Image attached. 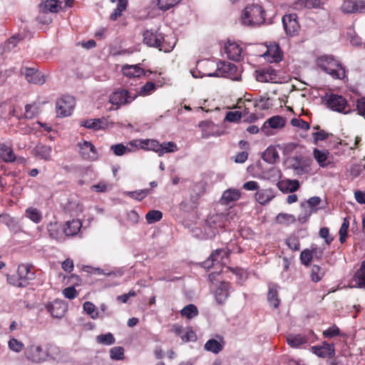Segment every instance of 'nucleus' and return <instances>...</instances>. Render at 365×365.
Wrapping results in <instances>:
<instances>
[{
	"mask_svg": "<svg viewBox=\"0 0 365 365\" xmlns=\"http://www.w3.org/2000/svg\"><path fill=\"white\" fill-rule=\"evenodd\" d=\"M21 72L25 75V78L29 83L41 85L46 82L44 76L34 68H25Z\"/></svg>",
	"mask_w": 365,
	"mask_h": 365,
	"instance_id": "20",
	"label": "nucleus"
},
{
	"mask_svg": "<svg viewBox=\"0 0 365 365\" xmlns=\"http://www.w3.org/2000/svg\"><path fill=\"white\" fill-rule=\"evenodd\" d=\"M352 283L355 287L365 288V260L361 262L360 268L354 275Z\"/></svg>",
	"mask_w": 365,
	"mask_h": 365,
	"instance_id": "28",
	"label": "nucleus"
},
{
	"mask_svg": "<svg viewBox=\"0 0 365 365\" xmlns=\"http://www.w3.org/2000/svg\"><path fill=\"white\" fill-rule=\"evenodd\" d=\"M75 107V99L71 96H63L56 101V113L58 117L70 115Z\"/></svg>",
	"mask_w": 365,
	"mask_h": 365,
	"instance_id": "10",
	"label": "nucleus"
},
{
	"mask_svg": "<svg viewBox=\"0 0 365 365\" xmlns=\"http://www.w3.org/2000/svg\"><path fill=\"white\" fill-rule=\"evenodd\" d=\"M312 349L314 354L322 358H332L335 354L334 345L328 343H324L321 346H312Z\"/></svg>",
	"mask_w": 365,
	"mask_h": 365,
	"instance_id": "23",
	"label": "nucleus"
},
{
	"mask_svg": "<svg viewBox=\"0 0 365 365\" xmlns=\"http://www.w3.org/2000/svg\"><path fill=\"white\" fill-rule=\"evenodd\" d=\"M267 299L270 306L277 308L279 304V299L278 297L277 287L276 285H269L267 294Z\"/></svg>",
	"mask_w": 365,
	"mask_h": 365,
	"instance_id": "38",
	"label": "nucleus"
},
{
	"mask_svg": "<svg viewBox=\"0 0 365 365\" xmlns=\"http://www.w3.org/2000/svg\"><path fill=\"white\" fill-rule=\"evenodd\" d=\"M317 248H312L311 250H304L301 252L300 255V260L302 264H303L305 266L309 265L313 256L314 255H317Z\"/></svg>",
	"mask_w": 365,
	"mask_h": 365,
	"instance_id": "42",
	"label": "nucleus"
},
{
	"mask_svg": "<svg viewBox=\"0 0 365 365\" xmlns=\"http://www.w3.org/2000/svg\"><path fill=\"white\" fill-rule=\"evenodd\" d=\"M267 100L265 101L263 98L259 100V102L253 101L250 99H245L244 101H240L238 103V108H244L243 111H229L227 113L225 116V120L231 123H237L239 122L241 118L245 115L249 114L250 106H253L255 107L259 106L262 109H265L267 108L266 104Z\"/></svg>",
	"mask_w": 365,
	"mask_h": 365,
	"instance_id": "3",
	"label": "nucleus"
},
{
	"mask_svg": "<svg viewBox=\"0 0 365 365\" xmlns=\"http://www.w3.org/2000/svg\"><path fill=\"white\" fill-rule=\"evenodd\" d=\"M322 101L327 108L333 111L347 114L351 111L347 100L342 96L336 93H327Z\"/></svg>",
	"mask_w": 365,
	"mask_h": 365,
	"instance_id": "5",
	"label": "nucleus"
},
{
	"mask_svg": "<svg viewBox=\"0 0 365 365\" xmlns=\"http://www.w3.org/2000/svg\"><path fill=\"white\" fill-rule=\"evenodd\" d=\"M297 19V16L295 14H290L283 16L282 23L287 35L294 36L299 31V25Z\"/></svg>",
	"mask_w": 365,
	"mask_h": 365,
	"instance_id": "16",
	"label": "nucleus"
},
{
	"mask_svg": "<svg viewBox=\"0 0 365 365\" xmlns=\"http://www.w3.org/2000/svg\"><path fill=\"white\" fill-rule=\"evenodd\" d=\"M110 358L115 360H120L123 358L124 349L120 346L113 347L110 350Z\"/></svg>",
	"mask_w": 365,
	"mask_h": 365,
	"instance_id": "61",
	"label": "nucleus"
},
{
	"mask_svg": "<svg viewBox=\"0 0 365 365\" xmlns=\"http://www.w3.org/2000/svg\"><path fill=\"white\" fill-rule=\"evenodd\" d=\"M350 174L354 178L365 177V164L353 165L350 169Z\"/></svg>",
	"mask_w": 365,
	"mask_h": 365,
	"instance_id": "59",
	"label": "nucleus"
},
{
	"mask_svg": "<svg viewBox=\"0 0 365 365\" xmlns=\"http://www.w3.org/2000/svg\"><path fill=\"white\" fill-rule=\"evenodd\" d=\"M25 216L34 223H39L42 220V213L36 207H28L25 211Z\"/></svg>",
	"mask_w": 365,
	"mask_h": 365,
	"instance_id": "39",
	"label": "nucleus"
},
{
	"mask_svg": "<svg viewBox=\"0 0 365 365\" xmlns=\"http://www.w3.org/2000/svg\"><path fill=\"white\" fill-rule=\"evenodd\" d=\"M286 244L292 250L297 251L299 250V240L296 236L289 237L286 240Z\"/></svg>",
	"mask_w": 365,
	"mask_h": 365,
	"instance_id": "60",
	"label": "nucleus"
},
{
	"mask_svg": "<svg viewBox=\"0 0 365 365\" xmlns=\"http://www.w3.org/2000/svg\"><path fill=\"white\" fill-rule=\"evenodd\" d=\"M232 292L230 284L227 282H221L215 290V298L220 304H224Z\"/></svg>",
	"mask_w": 365,
	"mask_h": 365,
	"instance_id": "13",
	"label": "nucleus"
},
{
	"mask_svg": "<svg viewBox=\"0 0 365 365\" xmlns=\"http://www.w3.org/2000/svg\"><path fill=\"white\" fill-rule=\"evenodd\" d=\"M0 158L5 163H13L16 160L13 149L6 143L0 144Z\"/></svg>",
	"mask_w": 365,
	"mask_h": 365,
	"instance_id": "31",
	"label": "nucleus"
},
{
	"mask_svg": "<svg viewBox=\"0 0 365 365\" xmlns=\"http://www.w3.org/2000/svg\"><path fill=\"white\" fill-rule=\"evenodd\" d=\"M349 227V220L345 217L343 220L340 230L339 231V241L341 243H344L347 237L348 229Z\"/></svg>",
	"mask_w": 365,
	"mask_h": 365,
	"instance_id": "55",
	"label": "nucleus"
},
{
	"mask_svg": "<svg viewBox=\"0 0 365 365\" xmlns=\"http://www.w3.org/2000/svg\"><path fill=\"white\" fill-rule=\"evenodd\" d=\"M9 348L16 353L21 351L24 347V344L15 338H11L8 342Z\"/></svg>",
	"mask_w": 365,
	"mask_h": 365,
	"instance_id": "58",
	"label": "nucleus"
},
{
	"mask_svg": "<svg viewBox=\"0 0 365 365\" xmlns=\"http://www.w3.org/2000/svg\"><path fill=\"white\" fill-rule=\"evenodd\" d=\"M163 217V213L159 210H150L146 215L145 219L148 224H153L160 221Z\"/></svg>",
	"mask_w": 365,
	"mask_h": 365,
	"instance_id": "52",
	"label": "nucleus"
},
{
	"mask_svg": "<svg viewBox=\"0 0 365 365\" xmlns=\"http://www.w3.org/2000/svg\"><path fill=\"white\" fill-rule=\"evenodd\" d=\"M285 120L280 115H274L267 119L261 128V130L267 136L272 135L271 129H280L284 127Z\"/></svg>",
	"mask_w": 365,
	"mask_h": 365,
	"instance_id": "11",
	"label": "nucleus"
},
{
	"mask_svg": "<svg viewBox=\"0 0 365 365\" xmlns=\"http://www.w3.org/2000/svg\"><path fill=\"white\" fill-rule=\"evenodd\" d=\"M278 188L283 192H294L299 187V182L297 180H281L277 183Z\"/></svg>",
	"mask_w": 365,
	"mask_h": 365,
	"instance_id": "30",
	"label": "nucleus"
},
{
	"mask_svg": "<svg viewBox=\"0 0 365 365\" xmlns=\"http://www.w3.org/2000/svg\"><path fill=\"white\" fill-rule=\"evenodd\" d=\"M155 89V84L151 81L147 82L145 85H143L138 93V96H148L151 94Z\"/></svg>",
	"mask_w": 365,
	"mask_h": 365,
	"instance_id": "56",
	"label": "nucleus"
},
{
	"mask_svg": "<svg viewBox=\"0 0 365 365\" xmlns=\"http://www.w3.org/2000/svg\"><path fill=\"white\" fill-rule=\"evenodd\" d=\"M96 341L100 344L109 346L113 344L115 340L111 333H107L106 334H100L97 336Z\"/></svg>",
	"mask_w": 365,
	"mask_h": 365,
	"instance_id": "51",
	"label": "nucleus"
},
{
	"mask_svg": "<svg viewBox=\"0 0 365 365\" xmlns=\"http://www.w3.org/2000/svg\"><path fill=\"white\" fill-rule=\"evenodd\" d=\"M138 96V91L120 88L110 94L109 101L112 105L116 106L117 108H118L123 106L130 103Z\"/></svg>",
	"mask_w": 365,
	"mask_h": 365,
	"instance_id": "7",
	"label": "nucleus"
},
{
	"mask_svg": "<svg viewBox=\"0 0 365 365\" xmlns=\"http://www.w3.org/2000/svg\"><path fill=\"white\" fill-rule=\"evenodd\" d=\"M182 0H156V4L160 10L165 11L178 4Z\"/></svg>",
	"mask_w": 365,
	"mask_h": 365,
	"instance_id": "47",
	"label": "nucleus"
},
{
	"mask_svg": "<svg viewBox=\"0 0 365 365\" xmlns=\"http://www.w3.org/2000/svg\"><path fill=\"white\" fill-rule=\"evenodd\" d=\"M52 148L50 145L38 143L33 149L32 153L34 156L45 160L51 159Z\"/></svg>",
	"mask_w": 365,
	"mask_h": 365,
	"instance_id": "25",
	"label": "nucleus"
},
{
	"mask_svg": "<svg viewBox=\"0 0 365 365\" xmlns=\"http://www.w3.org/2000/svg\"><path fill=\"white\" fill-rule=\"evenodd\" d=\"M292 168L298 174H302L307 171V165L304 163V158L299 155L293 158Z\"/></svg>",
	"mask_w": 365,
	"mask_h": 365,
	"instance_id": "43",
	"label": "nucleus"
},
{
	"mask_svg": "<svg viewBox=\"0 0 365 365\" xmlns=\"http://www.w3.org/2000/svg\"><path fill=\"white\" fill-rule=\"evenodd\" d=\"M278 158V152L274 147H268L262 155V159L269 163H274Z\"/></svg>",
	"mask_w": 365,
	"mask_h": 365,
	"instance_id": "40",
	"label": "nucleus"
},
{
	"mask_svg": "<svg viewBox=\"0 0 365 365\" xmlns=\"http://www.w3.org/2000/svg\"><path fill=\"white\" fill-rule=\"evenodd\" d=\"M27 359L34 363H41L46 360V354L39 345H30L24 351Z\"/></svg>",
	"mask_w": 365,
	"mask_h": 365,
	"instance_id": "12",
	"label": "nucleus"
},
{
	"mask_svg": "<svg viewBox=\"0 0 365 365\" xmlns=\"http://www.w3.org/2000/svg\"><path fill=\"white\" fill-rule=\"evenodd\" d=\"M102 124L103 121L101 119H89L83 120L81 123V125L93 130H99L102 128Z\"/></svg>",
	"mask_w": 365,
	"mask_h": 365,
	"instance_id": "50",
	"label": "nucleus"
},
{
	"mask_svg": "<svg viewBox=\"0 0 365 365\" xmlns=\"http://www.w3.org/2000/svg\"><path fill=\"white\" fill-rule=\"evenodd\" d=\"M150 193V189H143L136 191H130L126 195L134 200L140 201Z\"/></svg>",
	"mask_w": 365,
	"mask_h": 365,
	"instance_id": "49",
	"label": "nucleus"
},
{
	"mask_svg": "<svg viewBox=\"0 0 365 365\" xmlns=\"http://www.w3.org/2000/svg\"><path fill=\"white\" fill-rule=\"evenodd\" d=\"M287 342L292 348H299L308 342V338L302 334H290L287 336Z\"/></svg>",
	"mask_w": 365,
	"mask_h": 365,
	"instance_id": "32",
	"label": "nucleus"
},
{
	"mask_svg": "<svg viewBox=\"0 0 365 365\" xmlns=\"http://www.w3.org/2000/svg\"><path fill=\"white\" fill-rule=\"evenodd\" d=\"M224 342L222 339H220V341L215 339H210L205 343L204 348L207 351L218 354L222 350Z\"/></svg>",
	"mask_w": 365,
	"mask_h": 365,
	"instance_id": "34",
	"label": "nucleus"
},
{
	"mask_svg": "<svg viewBox=\"0 0 365 365\" xmlns=\"http://www.w3.org/2000/svg\"><path fill=\"white\" fill-rule=\"evenodd\" d=\"M225 51L232 61H239L242 58L243 49L238 43L228 41L225 46Z\"/></svg>",
	"mask_w": 365,
	"mask_h": 365,
	"instance_id": "17",
	"label": "nucleus"
},
{
	"mask_svg": "<svg viewBox=\"0 0 365 365\" xmlns=\"http://www.w3.org/2000/svg\"><path fill=\"white\" fill-rule=\"evenodd\" d=\"M324 276V272L319 265L314 264L312 267L310 277L312 282H319Z\"/></svg>",
	"mask_w": 365,
	"mask_h": 365,
	"instance_id": "48",
	"label": "nucleus"
},
{
	"mask_svg": "<svg viewBox=\"0 0 365 365\" xmlns=\"http://www.w3.org/2000/svg\"><path fill=\"white\" fill-rule=\"evenodd\" d=\"M43 13H57L61 9L58 0H46L40 6Z\"/></svg>",
	"mask_w": 365,
	"mask_h": 365,
	"instance_id": "35",
	"label": "nucleus"
},
{
	"mask_svg": "<svg viewBox=\"0 0 365 365\" xmlns=\"http://www.w3.org/2000/svg\"><path fill=\"white\" fill-rule=\"evenodd\" d=\"M31 266L28 264H23L18 267L16 274L7 277L8 282L18 287H25L29 280L34 278V272L31 270Z\"/></svg>",
	"mask_w": 365,
	"mask_h": 365,
	"instance_id": "4",
	"label": "nucleus"
},
{
	"mask_svg": "<svg viewBox=\"0 0 365 365\" xmlns=\"http://www.w3.org/2000/svg\"><path fill=\"white\" fill-rule=\"evenodd\" d=\"M313 157L322 168H327L333 163L332 155L327 150L314 148L313 150Z\"/></svg>",
	"mask_w": 365,
	"mask_h": 365,
	"instance_id": "18",
	"label": "nucleus"
},
{
	"mask_svg": "<svg viewBox=\"0 0 365 365\" xmlns=\"http://www.w3.org/2000/svg\"><path fill=\"white\" fill-rule=\"evenodd\" d=\"M297 7L300 8H319L321 6L320 0H297L295 3Z\"/></svg>",
	"mask_w": 365,
	"mask_h": 365,
	"instance_id": "46",
	"label": "nucleus"
},
{
	"mask_svg": "<svg viewBox=\"0 0 365 365\" xmlns=\"http://www.w3.org/2000/svg\"><path fill=\"white\" fill-rule=\"evenodd\" d=\"M150 139L147 140H133L130 142V145L133 147L141 148L144 150H149V145Z\"/></svg>",
	"mask_w": 365,
	"mask_h": 365,
	"instance_id": "62",
	"label": "nucleus"
},
{
	"mask_svg": "<svg viewBox=\"0 0 365 365\" xmlns=\"http://www.w3.org/2000/svg\"><path fill=\"white\" fill-rule=\"evenodd\" d=\"M241 197V192L238 189L230 188L223 192L220 199L222 205H229L237 201Z\"/></svg>",
	"mask_w": 365,
	"mask_h": 365,
	"instance_id": "24",
	"label": "nucleus"
},
{
	"mask_svg": "<svg viewBox=\"0 0 365 365\" xmlns=\"http://www.w3.org/2000/svg\"><path fill=\"white\" fill-rule=\"evenodd\" d=\"M275 195L274 190L271 188L267 189H262L257 190L255 193V199L261 205H266L274 197Z\"/></svg>",
	"mask_w": 365,
	"mask_h": 365,
	"instance_id": "27",
	"label": "nucleus"
},
{
	"mask_svg": "<svg viewBox=\"0 0 365 365\" xmlns=\"http://www.w3.org/2000/svg\"><path fill=\"white\" fill-rule=\"evenodd\" d=\"M276 222L279 224L289 225L296 222V218L291 214L279 213L276 217Z\"/></svg>",
	"mask_w": 365,
	"mask_h": 365,
	"instance_id": "45",
	"label": "nucleus"
},
{
	"mask_svg": "<svg viewBox=\"0 0 365 365\" xmlns=\"http://www.w3.org/2000/svg\"><path fill=\"white\" fill-rule=\"evenodd\" d=\"M110 150L117 156H121L127 153L131 152V150L128 146L122 143L111 145Z\"/></svg>",
	"mask_w": 365,
	"mask_h": 365,
	"instance_id": "53",
	"label": "nucleus"
},
{
	"mask_svg": "<svg viewBox=\"0 0 365 365\" xmlns=\"http://www.w3.org/2000/svg\"><path fill=\"white\" fill-rule=\"evenodd\" d=\"M222 218L221 215H213L210 217L205 222V226L207 227L210 231L207 233V237H214L218 232L219 228H222L223 225L220 223V220Z\"/></svg>",
	"mask_w": 365,
	"mask_h": 365,
	"instance_id": "21",
	"label": "nucleus"
},
{
	"mask_svg": "<svg viewBox=\"0 0 365 365\" xmlns=\"http://www.w3.org/2000/svg\"><path fill=\"white\" fill-rule=\"evenodd\" d=\"M317 66L333 78L343 79L346 76L345 68L332 56L324 55L317 60Z\"/></svg>",
	"mask_w": 365,
	"mask_h": 365,
	"instance_id": "1",
	"label": "nucleus"
},
{
	"mask_svg": "<svg viewBox=\"0 0 365 365\" xmlns=\"http://www.w3.org/2000/svg\"><path fill=\"white\" fill-rule=\"evenodd\" d=\"M81 226V222L78 220H72L66 222L63 226L65 236L71 237L76 235L79 232Z\"/></svg>",
	"mask_w": 365,
	"mask_h": 365,
	"instance_id": "29",
	"label": "nucleus"
},
{
	"mask_svg": "<svg viewBox=\"0 0 365 365\" xmlns=\"http://www.w3.org/2000/svg\"><path fill=\"white\" fill-rule=\"evenodd\" d=\"M209 76H223L234 81H240V75L237 67L230 62L220 61L217 65V70L214 73H210Z\"/></svg>",
	"mask_w": 365,
	"mask_h": 365,
	"instance_id": "8",
	"label": "nucleus"
},
{
	"mask_svg": "<svg viewBox=\"0 0 365 365\" xmlns=\"http://www.w3.org/2000/svg\"><path fill=\"white\" fill-rule=\"evenodd\" d=\"M45 353L46 354V359L50 357L56 361L61 360L63 356V351L54 344H48Z\"/></svg>",
	"mask_w": 365,
	"mask_h": 365,
	"instance_id": "36",
	"label": "nucleus"
},
{
	"mask_svg": "<svg viewBox=\"0 0 365 365\" xmlns=\"http://www.w3.org/2000/svg\"><path fill=\"white\" fill-rule=\"evenodd\" d=\"M47 230L51 238L58 241L64 240L63 227L60 223L57 222H50L47 226Z\"/></svg>",
	"mask_w": 365,
	"mask_h": 365,
	"instance_id": "22",
	"label": "nucleus"
},
{
	"mask_svg": "<svg viewBox=\"0 0 365 365\" xmlns=\"http://www.w3.org/2000/svg\"><path fill=\"white\" fill-rule=\"evenodd\" d=\"M118 3L116 9L110 14V19L112 21H115L122 15L123 11L126 9L128 0H118Z\"/></svg>",
	"mask_w": 365,
	"mask_h": 365,
	"instance_id": "44",
	"label": "nucleus"
},
{
	"mask_svg": "<svg viewBox=\"0 0 365 365\" xmlns=\"http://www.w3.org/2000/svg\"><path fill=\"white\" fill-rule=\"evenodd\" d=\"M83 312L93 319L103 318V316L101 315L100 312L98 311L97 307L91 302H85L83 304Z\"/></svg>",
	"mask_w": 365,
	"mask_h": 365,
	"instance_id": "37",
	"label": "nucleus"
},
{
	"mask_svg": "<svg viewBox=\"0 0 365 365\" xmlns=\"http://www.w3.org/2000/svg\"><path fill=\"white\" fill-rule=\"evenodd\" d=\"M356 110L359 115L365 118V97L360 98L356 101Z\"/></svg>",
	"mask_w": 365,
	"mask_h": 365,
	"instance_id": "64",
	"label": "nucleus"
},
{
	"mask_svg": "<svg viewBox=\"0 0 365 365\" xmlns=\"http://www.w3.org/2000/svg\"><path fill=\"white\" fill-rule=\"evenodd\" d=\"M38 113V108L34 104H27L25 106L24 118L26 119L34 118Z\"/></svg>",
	"mask_w": 365,
	"mask_h": 365,
	"instance_id": "54",
	"label": "nucleus"
},
{
	"mask_svg": "<svg viewBox=\"0 0 365 365\" xmlns=\"http://www.w3.org/2000/svg\"><path fill=\"white\" fill-rule=\"evenodd\" d=\"M66 309V305L62 301L59 300H56L48 306V312L56 318H61L63 317Z\"/></svg>",
	"mask_w": 365,
	"mask_h": 365,
	"instance_id": "26",
	"label": "nucleus"
},
{
	"mask_svg": "<svg viewBox=\"0 0 365 365\" xmlns=\"http://www.w3.org/2000/svg\"><path fill=\"white\" fill-rule=\"evenodd\" d=\"M143 42L149 46L158 48L164 52L170 51L174 46H167L163 35L157 31L147 30L143 33Z\"/></svg>",
	"mask_w": 365,
	"mask_h": 365,
	"instance_id": "6",
	"label": "nucleus"
},
{
	"mask_svg": "<svg viewBox=\"0 0 365 365\" xmlns=\"http://www.w3.org/2000/svg\"><path fill=\"white\" fill-rule=\"evenodd\" d=\"M230 251L227 249H217L211 254L210 257L202 263L205 269H210L217 264L225 265L228 262Z\"/></svg>",
	"mask_w": 365,
	"mask_h": 365,
	"instance_id": "9",
	"label": "nucleus"
},
{
	"mask_svg": "<svg viewBox=\"0 0 365 365\" xmlns=\"http://www.w3.org/2000/svg\"><path fill=\"white\" fill-rule=\"evenodd\" d=\"M341 9L345 14L365 13V1L344 0Z\"/></svg>",
	"mask_w": 365,
	"mask_h": 365,
	"instance_id": "14",
	"label": "nucleus"
},
{
	"mask_svg": "<svg viewBox=\"0 0 365 365\" xmlns=\"http://www.w3.org/2000/svg\"><path fill=\"white\" fill-rule=\"evenodd\" d=\"M199 314L198 309L195 304H190L185 306L181 311L180 314L182 317L188 319H191Z\"/></svg>",
	"mask_w": 365,
	"mask_h": 365,
	"instance_id": "41",
	"label": "nucleus"
},
{
	"mask_svg": "<svg viewBox=\"0 0 365 365\" xmlns=\"http://www.w3.org/2000/svg\"><path fill=\"white\" fill-rule=\"evenodd\" d=\"M122 72L124 76L129 78H140L142 76H145L147 72L151 73L150 71H145L142 68L140 64L125 65L122 67Z\"/></svg>",
	"mask_w": 365,
	"mask_h": 365,
	"instance_id": "19",
	"label": "nucleus"
},
{
	"mask_svg": "<svg viewBox=\"0 0 365 365\" xmlns=\"http://www.w3.org/2000/svg\"><path fill=\"white\" fill-rule=\"evenodd\" d=\"M291 125L302 128V130H307L309 129V124L300 118H292L291 120Z\"/></svg>",
	"mask_w": 365,
	"mask_h": 365,
	"instance_id": "63",
	"label": "nucleus"
},
{
	"mask_svg": "<svg viewBox=\"0 0 365 365\" xmlns=\"http://www.w3.org/2000/svg\"><path fill=\"white\" fill-rule=\"evenodd\" d=\"M265 55L267 56H272V61L278 62L282 59L279 48L277 46L268 48Z\"/></svg>",
	"mask_w": 365,
	"mask_h": 365,
	"instance_id": "57",
	"label": "nucleus"
},
{
	"mask_svg": "<svg viewBox=\"0 0 365 365\" xmlns=\"http://www.w3.org/2000/svg\"><path fill=\"white\" fill-rule=\"evenodd\" d=\"M256 79L259 82L267 83L275 79L277 76L274 70L271 68H265L256 71Z\"/></svg>",
	"mask_w": 365,
	"mask_h": 365,
	"instance_id": "33",
	"label": "nucleus"
},
{
	"mask_svg": "<svg viewBox=\"0 0 365 365\" xmlns=\"http://www.w3.org/2000/svg\"><path fill=\"white\" fill-rule=\"evenodd\" d=\"M264 11L258 4H252L245 7L242 16L241 23L245 26H258L264 23Z\"/></svg>",
	"mask_w": 365,
	"mask_h": 365,
	"instance_id": "2",
	"label": "nucleus"
},
{
	"mask_svg": "<svg viewBox=\"0 0 365 365\" xmlns=\"http://www.w3.org/2000/svg\"><path fill=\"white\" fill-rule=\"evenodd\" d=\"M81 157L88 160L94 161L98 159V152L95 146L88 141L84 140L78 143Z\"/></svg>",
	"mask_w": 365,
	"mask_h": 365,
	"instance_id": "15",
	"label": "nucleus"
}]
</instances>
